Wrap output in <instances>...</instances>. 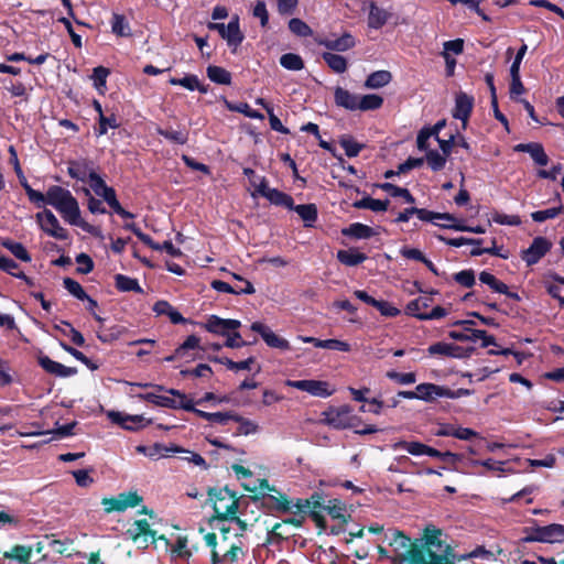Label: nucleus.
Listing matches in <instances>:
<instances>
[{
  "mask_svg": "<svg viewBox=\"0 0 564 564\" xmlns=\"http://www.w3.org/2000/svg\"><path fill=\"white\" fill-rule=\"evenodd\" d=\"M442 529L425 525V542L411 551V564H456L469 560L467 553L457 554L446 542Z\"/></svg>",
  "mask_w": 564,
  "mask_h": 564,
  "instance_id": "1",
  "label": "nucleus"
},
{
  "mask_svg": "<svg viewBox=\"0 0 564 564\" xmlns=\"http://www.w3.org/2000/svg\"><path fill=\"white\" fill-rule=\"evenodd\" d=\"M46 204L53 206L68 224L78 226L88 234L98 235L97 228L80 217L78 202L68 189L52 185L46 192Z\"/></svg>",
  "mask_w": 564,
  "mask_h": 564,
  "instance_id": "2",
  "label": "nucleus"
},
{
  "mask_svg": "<svg viewBox=\"0 0 564 564\" xmlns=\"http://www.w3.org/2000/svg\"><path fill=\"white\" fill-rule=\"evenodd\" d=\"M208 501L213 506L214 513L208 519L227 520L231 514H236L240 507V497L228 486L207 489Z\"/></svg>",
  "mask_w": 564,
  "mask_h": 564,
  "instance_id": "3",
  "label": "nucleus"
},
{
  "mask_svg": "<svg viewBox=\"0 0 564 564\" xmlns=\"http://www.w3.org/2000/svg\"><path fill=\"white\" fill-rule=\"evenodd\" d=\"M294 506L297 513H306L319 530H326L327 522L323 516L325 499L322 492L314 491L306 499L297 498L295 499Z\"/></svg>",
  "mask_w": 564,
  "mask_h": 564,
  "instance_id": "4",
  "label": "nucleus"
},
{
  "mask_svg": "<svg viewBox=\"0 0 564 564\" xmlns=\"http://www.w3.org/2000/svg\"><path fill=\"white\" fill-rule=\"evenodd\" d=\"M220 549L223 552H213L212 564H240L245 561L248 552L241 533H234L232 541Z\"/></svg>",
  "mask_w": 564,
  "mask_h": 564,
  "instance_id": "5",
  "label": "nucleus"
},
{
  "mask_svg": "<svg viewBox=\"0 0 564 564\" xmlns=\"http://www.w3.org/2000/svg\"><path fill=\"white\" fill-rule=\"evenodd\" d=\"M525 536L522 538V542L532 543H562L564 542V524L552 523L547 525H536L534 528H525Z\"/></svg>",
  "mask_w": 564,
  "mask_h": 564,
  "instance_id": "6",
  "label": "nucleus"
},
{
  "mask_svg": "<svg viewBox=\"0 0 564 564\" xmlns=\"http://www.w3.org/2000/svg\"><path fill=\"white\" fill-rule=\"evenodd\" d=\"M272 494H261L252 496L253 501H260L261 508L267 513H290L295 508V500L276 489Z\"/></svg>",
  "mask_w": 564,
  "mask_h": 564,
  "instance_id": "7",
  "label": "nucleus"
},
{
  "mask_svg": "<svg viewBox=\"0 0 564 564\" xmlns=\"http://www.w3.org/2000/svg\"><path fill=\"white\" fill-rule=\"evenodd\" d=\"M323 422L336 430H346L355 425L356 416L351 415L349 405L330 406L323 413Z\"/></svg>",
  "mask_w": 564,
  "mask_h": 564,
  "instance_id": "8",
  "label": "nucleus"
},
{
  "mask_svg": "<svg viewBox=\"0 0 564 564\" xmlns=\"http://www.w3.org/2000/svg\"><path fill=\"white\" fill-rule=\"evenodd\" d=\"M143 498L137 491H128L119 494L118 497L102 498L101 505L107 513L122 512L128 508L139 506Z\"/></svg>",
  "mask_w": 564,
  "mask_h": 564,
  "instance_id": "9",
  "label": "nucleus"
},
{
  "mask_svg": "<svg viewBox=\"0 0 564 564\" xmlns=\"http://www.w3.org/2000/svg\"><path fill=\"white\" fill-rule=\"evenodd\" d=\"M35 217L41 229L48 236L58 240L68 239L67 230L59 225L58 219L52 210L44 209L43 212L37 213Z\"/></svg>",
  "mask_w": 564,
  "mask_h": 564,
  "instance_id": "10",
  "label": "nucleus"
},
{
  "mask_svg": "<svg viewBox=\"0 0 564 564\" xmlns=\"http://www.w3.org/2000/svg\"><path fill=\"white\" fill-rule=\"evenodd\" d=\"M552 248V242L542 236L535 237L530 247L521 252V259L528 267L536 264Z\"/></svg>",
  "mask_w": 564,
  "mask_h": 564,
  "instance_id": "11",
  "label": "nucleus"
},
{
  "mask_svg": "<svg viewBox=\"0 0 564 564\" xmlns=\"http://www.w3.org/2000/svg\"><path fill=\"white\" fill-rule=\"evenodd\" d=\"M127 535L134 542L148 547L149 539L152 543L156 542V531L152 530L147 519H139L127 530Z\"/></svg>",
  "mask_w": 564,
  "mask_h": 564,
  "instance_id": "12",
  "label": "nucleus"
},
{
  "mask_svg": "<svg viewBox=\"0 0 564 564\" xmlns=\"http://www.w3.org/2000/svg\"><path fill=\"white\" fill-rule=\"evenodd\" d=\"M289 386L310 393L311 395L318 398H327L330 397L335 389L329 388V383L322 380H313V379H304L296 381H289Z\"/></svg>",
  "mask_w": 564,
  "mask_h": 564,
  "instance_id": "13",
  "label": "nucleus"
},
{
  "mask_svg": "<svg viewBox=\"0 0 564 564\" xmlns=\"http://www.w3.org/2000/svg\"><path fill=\"white\" fill-rule=\"evenodd\" d=\"M250 328L252 332L258 333L269 347L276 348L280 350L291 349L289 340L273 333L271 328L265 324L261 322H253Z\"/></svg>",
  "mask_w": 564,
  "mask_h": 564,
  "instance_id": "14",
  "label": "nucleus"
},
{
  "mask_svg": "<svg viewBox=\"0 0 564 564\" xmlns=\"http://www.w3.org/2000/svg\"><path fill=\"white\" fill-rule=\"evenodd\" d=\"M291 513H294V517L285 518L281 522H276L271 528V530H269V532H268V542L269 543H279L289 538L288 534H284L283 532H279V529H281L284 524H290L295 528L303 527L307 514L306 513H297L296 509H295V511L292 510Z\"/></svg>",
  "mask_w": 564,
  "mask_h": 564,
  "instance_id": "15",
  "label": "nucleus"
},
{
  "mask_svg": "<svg viewBox=\"0 0 564 564\" xmlns=\"http://www.w3.org/2000/svg\"><path fill=\"white\" fill-rule=\"evenodd\" d=\"M425 542V528L423 529V534L420 539H415L412 541L408 535H405L402 531H394L393 539L391 541V545H394L395 549H403L404 553L400 554V556L411 564V551L414 547H420Z\"/></svg>",
  "mask_w": 564,
  "mask_h": 564,
  "instance_id": "16",
  "label": "nucleus"
},
{
  "mask_svg": "<svg viewBox=\"0 0 564 564\" xmlns=\"http://www.w3.org/2000/svg\"><path fill=\"white\" fill-rule=\"evenodd\" d=\"M474 108V97L459 91L455 96V107L453 109V117L455 119H458L463 122V128L465 129L467 126V122L469 120V117L471 115Z\"/></svg>",
  "mask_w": 564,
  "mask_h": 564,
  "instance_id": "17",
  "label": "nucleus"
},
{
  "mask_svg": "<svg viewBox=\"0 0 564 564\" xmlns=\"http://www.w3.org/2000/svg\"><path fill=\"white\" fill-rule=\"evenodd\" d=\"M240 326L241 323L238 319H224L217 315H210L205 323L207 332L221 336L228 335L230 330H237Z\"/></svg>",
  "mask_w": 564,
  "mask_h": 564,
  "instance_id": "18",
  "label": "nucleus"
},
{
  "mask_svg": "<svg viewBox=\"0 0 564 564\" xmlns=\"http://www.w3.org/2000/svg\"><path fill=\"white\" fill-rule=\"evenodd\" d=\"M112 422L129 431H137L140 427L151 424V420H147L143 415H129L121 412H111Z\"/></svg>",
  "mask_w": 564,
  "mask_h": 564,
  "instance_id": "19",
  "label": "nucleus"
},
{
  "mask_svg": "<svg viewBox=\"0 0 564 564\" xmlns=\"http://www.w3.org/2000/svg\"><path fill=\"white\" fill-rule=\"evenodd\" d=\"M514 151L529 153L534 163L540 166L547 165L550 161L543 145L539 142L519 143L514 147Z\"/></svg>",
  "mask_w": 564,
  "mask_h": 564,
  "instance_id": "20",
  "label": "nucleus"
},
{
  "mask_svg": "<svg viewBox=\"0 0 564 564\" xmlns=\"http://www.w3.org/2000/svg\"><path fill=\"white\" fill-rule=\"evenodd\" d=\"M303 343L312 344L316 348H324L330 350H338L348 352L351 347L347 341H343L339 339L330 338V339H319L316 337H301Z\"/></svg>",
  "mask_w": 564,
  "mask_h": 564,
  "instance_id": "21",
  "label": "nucleus"
},
{
  "mask_svg": "<svg viewBox=\"0 0 564 564\" xmlns=\"http://www.w3.org/2000/svg\"><path fill=\"white\" fill-rule=\"evenodd\" d=\"M137 398L150 402L154 405L167 408V409H181V404H183V400L180 399V401H176L174 398L166 397V395H160L153 392L148 393H139L137 394Z\"/></svg>",
  "mask_w": 564,
  "mask_h": 564,
  "instance_id": "22",
  "label": "nucleus"
},
{
  "mask_svg": "<svg viewBox=\"0 0 564 564\" xmlns=\"http://www.w3.org/2000/svg\"><path fill=\"white\" fill-rule=\"evenodd\" d=\"M334 99L338 107H343L350 111L358 110L359 96L343 87H336L334 91Z\"/></svg>",
  "mask_w": 564,
  "mask_h": 564,
  "instance_id": "23",
  "label": "nucleus"
},
{
  "mask_svg": "<svg viewBox=\"0 0 564 564\" xmlns=\"http://www.w3.org/2000/svg\"><path fill=\"white\" fill-rule=\"evenodd\" d=\"M90 163L88 160H69L67 162V173L72 178L80 182H87L90 171Z\"/></svg>",
  "mask_w": 564,
  "mask_h": 564,
  "instance_id": "24",
  "label": "nucleus"
},
{
  "mask_svg": "<svg viewBox=\"0 0 564 564\" xmlns=\"http://www.w3.org/2000/svg\"><path fill=\"white\" fill-rule=\"evenodd\" d=\"M319 45L329 51L345 52L356 45L355 37H315Z\"/></svg>",
  "mask_w": 564,
  "mask_h": 564,
  "instance_id": "25",
  "label": "nucleus"
},
{
  "mask_svg": "<svg viewBox=\"0 0 564 564\" xmlns=\"http://www.w3.org/2000/svg\"><path fill=\"white\" fill-rule=\"evenodd\" d=\"M427 351L430 355H442L454 358H463L465 356L463 347L443 341L430 345Z\"/></svg>",
  "mask_w": 564,
  "mask_h": 564,
  "instance_id": "26",
  "label": "nucleus"
},
{
  "mask_svg": "<svg viewBox=\"0 0 564 564\" xmlns=\"http://www.w3.org/2000/svg\"><path fill=\"white\" fill-rule=\"evenodd\" d=\"M415 394L419 400L432 402L436 398H443V386L435 383H420L415 388Z\"/></svg>",
  "mask_w": 564,
  "mask_h": 564,
  "instance_id": "27",
  "label": "nucleus"
},
{
  "mask_svg": "<svg viewBox=\"0 0 564 564\" xmlns=\"http://www.w3.org/2000/svg\"><path fill=\"white\" fill-rule=\"evenodd\" d=\"M337 260L347 267H356L365 262L368 257L366 253L358 251L356 248L337 251Z\"/></svg>",
  "mask_w": 564,
  "mask_h": 564,
  "instance_id": "28",
  "label": "nucleus"
},
{
  "mask_svg": "<svg viewBox=\"0 0 564 564\" xmlns=\"http://www.w3.org/2000/svg\"><path fill=\"white\" fill-rule=\"evenodd\" d=\"M341 235L354 239H369L376 235V231L368 225L354 223L348 227L343 228Z\"/></svg>",
  "mask_w": 564,
  "mask_h": 564,
  "instance_id": "29",
  "label": "nucleus"
},
{
  "mask_svg": "<svg viewBox=\"0 0 564 564\" xmlns=\"http://www.w3.org/2000/svg\"><path fill=\"white\" fill-rule=\"evenodd\" d=\"M210 285L218 292L230 294H253L256 292L250 281H245V288H240L239 285L231 286L229 283L221 280H214Z\"/></svg>",
  "mask_w": 564,
  "mask_h": 564,
  "instance_id": "30",
  "label": "nucleus"
},
{
  "mask_svg": "<svg viewBox=\"0 0 564 564\" xmlns=\"http://www.w3.org/2000/svg\"><path fill=\"white\" fill-rule=\"evenodd\" d=\"M167 393L173 395V397H176V398L183 400V404H181V409L182 410H185V411H188V412H193L197 416H199V417L210 422L213 413L205 412L203 410H199V409L195 408V404H194L193 400L188 399L187 395L184 392H182L180 390H176V389H173V388H170V390H167Z\"/></svg>",
  "mask_w": 564,
  "mask_h": 564,
  "instance_id": "31",
  "label": "nucleus"
},
{
  "mask_svg": "<svg viewBox=\"0 0 564 564\" xmlns=\"http://www.w3.org/2000/svg\"><path fill=\"white\" fill-rule=\"evenodd\" d=\"M291 210H294L301 219L304 221L305 227H313V224L317 220L318 210L315 204H301L294 205Z\"/></svg>",
  "mask_w": 564,
  "mask_h": 564,
  "instance_id": "32",
  "label": "nucleus"
},
{
  "mask_svg": "<svg viewBox=\"0 0 564 564\" xmlns=\"http://www.w3.org/2000/svg\"><path fill=\"white\" fill-rule=\"evenodd\" d=\"M208 525L213 530H217L220 534V541L219 545L220 547H224L228 545L234 539V534H231V527L228 520H215V519H208L207 520Z\"/></svg>",
  "mask_w": 564,
  "mask_h": 564,
  "instance_id": "33",
  "label": "nucleus"
},
{
  "mask_svg": "<svg viewBox=\"0 0 564 564\" xmlns=\"http://www.w3.org/2000/svg\"><path fill=\"white\" fill-rule=\"evenodd\" d=\"M155 131H156V134L165 138L166 140H169L170 142H172L174 144L183 145L188 142L189 132L186 128L173 130V129L158 127Z\"/></svg>",
  "mask_w": 564,
  "mask_h": 564,
  "instance_id": "34",
  "label": "nucleus"
},
{
  "mask_svg": "<svg viewBox=\"0 0 564 564\" xmlns=\"http://www.w3.org/2000/svg\"><path fill=\"white\" fill-rule=\"evenodd\" d=\"M127 332L128 329L121 325H113L110 327H105L101 325L97 332V338L102 344H110L115 340H118Z\"/></svg>",
  "mask_w": 564,
  "mask_h": 564,
  "instance_id": "35",
  "label": "nucleus"
},
{
  "mask_svg": "<svg viewBox=\"0 0 564 564\" xmlns=\"http://www.w3.org/2000/svg\"><path fill=\"white\" fill-rule=\"evenodd\" d=\"M32 547L21 544H15L10 551L3 553L4 558L14 560L20 564H31Z\"/></svg>",
  "mask_w": 564,
  "mask_h": 564,
  "instance_id": "36",
  "label": "nucleus"
},
{
  "mask_svg": "<svg viewBox=\"0 0 564 564\" xmlns=\"http://www.w3.org/2000/svg\"><path fill=\"white\" fill-rule=\"evenodd\" d=\"M392 80V74L389 70H376L368 75L364 86L368 89H379L387 86Z\"/></svg>",
  "mask_w": 564,
  "mask_h": 564,
  "instance_id": "37",
  "label": "nucleus"
},
{
  "mask_svg": "<svg viewBox=\"0 0 564 564\" xmlns=\"http://www.w3.org/2000/svg\"><path fill=\"white\" fill-rule=\"evenodd\" d=\"M101 197L105 199V202L109 205V207L120 217L124 219H132L134 218V214L126 210L119 200L117 199L116 191L110 187L109 189H106L105 193H101Z\"/></svg>",
  "mask_w": 564,
  "mask_h": 564,
  "instance_id": "38",
  "label": "nucleus"
},
{
  "mask_svg": "<svg viewBox=\"0 0 564 564\" xmlns=\"http://www.w3.org/2000/svg\"><path fill=\"white\" fill-rule=\"evenodd\" d=\"M115 286L119 292H135L143 293V289L140 286L139 281L134 278L118 273L115 275Z\"/></svg>",
  "mask_w": 564,
  "mask_h": 564,
  "instance_id": "39",
  "label": "nucleus"
},
{
  "mask_svg": "<svg viewBox=\"0 0 564 564\" xmlns=\"http://www.w3.org/2000/svg\"><path fill=\"white\" fill-rule=\"evenodd\" d=\"M206 74L207 77L215 84L227 86L231 85V73L221 66L209 65L206 68Z\"/></svg>",
  "mask_w": 564,
  "mask_h": 564,
  "instance_id": "40",
  "label": "nucleus"
},
{
  "mask_svg": "<svg viewBox=\"0 0 564 564\" xmlns=\"http://www.w3.org/2000/svg\"><path fill=\"white\" fill-rule=\"evenodd\" d=\"M209 360L214 361V362H217V364H220V365H224L229 370L238 371V370H250L251 369V365L254 364V361H256V358L254 357H249V358H247V359H245L242 361H234V360H231L228 357L215 356V357H210Z\"/></svg>",
  "mask_w": 564,
  "mask_h": 564,
  "instance_id": "41",
  "label": "nucleus"
},
{
  "mask_svg": "<svg viewBox=\"0 0 564 564\" xmlns=\"http://www.w3.org/2000/svg\"><path fill=\"white\" fill-rule=\"evenodd\" d=\"M322 58L334 73L343 74L347 70V59L339 54L324 52L322 53Z\"/></svg>",
  "mask_w": 564,
  "mask_h": 564,
  "instance_id": "42",
  "label": "nucleus"
},
{
  "mask_svg": "<svg viewBox=\"0 0 564 564\" xmlns=\"http://www.w3.org/2000/svg\"><path fill=\"white\" fill-rule=\"evenodd\" d=\"M432 302V299L429 296H420L417 299H414L410 301L405 306V314L412 317H415L419 319L420 315H424L426 312H422V310H425L430 307Z\"/></svg>",
  "mask_w": 564,
  "mask_h": 564,
  "instance_id": "43",
  "label": "nucleus"
},
{
  "mask_svg": "<svg viewBox=\"0 0 564 564\" xmlns=\"http://www.w3.org/2000/svg\"><path fill=\"white\" fill-rule=\"evenodd\" d=\"M1 246L23 262H30L32 260L31 254L21 242L7 238L1 241Z\"/></svg>",
  "mask_w": 564,
  "mask_h": 564,
  "instance_id": "44",
  "label": "nucleus"
},
{
  "mask_svg": "<svg viewBox=\"0 0 564 564\" xmlns=\"http://www.w3.org/2000/svg\"><path fill=\"white\" fill-rule=\"evenodd\" d=\"M377 186L379 188H381L382 191L389 193V195L392 197H401L408 204L415 203L414 196L410 193V191L408 188L397 186L392 183H382V184H378Z\"/></svg>",
  "mask_w": 564,
  "mask_h": 564,
  "instance_id": "45",
  "label": "nucleus"
},
{
  "mask_svg": "<svg viewBox=\"0 0 564 564\" xmlns=\"http://www.w3.org/2000/svg\"><path fill=\"white\" fill-rule=\"evenodd\" d=\"M268 194L269 195H267V199L271 204H273L275 206H282L288 209H292L294 199L291 195L280 191L278 188H272V191H269Z\"/></svg>",
  "mask_w": 564,
  "mask_h": 564,
  "instance_id": "46",
  "label": "nucleus"
},
{
  "mask_svg": "<svg viewBox=\"0 0 564 564\" xmlns=\"http://www.w3.org/2000/svg\"><path fill=\"white\" fill-rule=\"evenodd\" d=\"M279 62L283 68L293 72L302 70L305 66L303 58L295 53H285L281 55Z\"/></svg>",
  "mask_w": 564,
  "mask_h": 564,
  "instance_id": "47",
  "label": "nucleus"
},
{
  "mask_svg": "<svg viewBox=\"0 0 564 564\" xmlns=\"http://www.w3.org/2000/svg\"><path fill=\"white\" fill-rule=\"evenodd\" d=\"M346 510V505L340 499H330L328 503L325 505L323 511H326L333 519H338L343 523L347 522V518L344 514Z\"/></svg>",
  "mask_w": 564,
  "mask_h": 564,
  "instance_id": "48",
  "label": "nucleus"
},
{
  "mask_svg": "<svg viewBox=\"0 0 564 564\" xmlns=\"http://www.w3.org/2000/svg\"><path fill=\"white\" fill-rule=\"evenodd\" d=\"M383 105V98L376 94H368L359 97L358 110L369 111L377 110Z\"/></svg>",
  "mask_w": 564,
  "mask_h": 564,
  "instance_id": "49",
  "label": "nucleus"
},
{
  "mask_svg": "<svg viewBox=\"0 0 564 564\" xmlns=\"http://www.w3.org/2000/svg\"><path fill=\"white\" fill-rule=\"evenodd\" d=\"M388 19V13L377 7L376 4L370 6L369 17H368V24L371 29H379L381 28Z\"/></svg>",
  "mask_w": 564,
  "mask_h": 564,
  "instance_id": "50",
  "label": "nucleus"
},
{
  "mask_svg": "<svg viewBox=\"0 0 564 564\" xmlns=\"http://www.w3.org/2000/svg\"><path fill=\"white\" fill-rule=\"evenodd\" d=\"M187 544L188 539L186 535L177 536L176 542L171 546V555L173 557L189 558L192 551L188 549Z\"/></svg>",
  "mask_w": 564,
  "mask_h": 564,
  "instance_id": "51",
  "label": "nucleus"
},
{
  "mask_svg": "<svg viewBox=\"0 0 564 564\" xmlns=\"http://www.w3.org/2000/svg\"><path fill=\"white\" fill-rule=\"evenodd\" d=\"M232 421L239 423L237 431L234 433L235 436L249 435L258 431V425L254 422L241 416L236 412Z\"/></svg>",
  "mask_w": 564,
  "mask_h": 564,
  "instance_id": "52",
  "label": "nucleus"
},
{
  "mask_svg": "<svg viewBox=\"0 0 564 564\" xmlns=\"http://www.w3.org/2000/svg\"><path fill=\"white\" fill-rule=\"evenodd\" d=\"M110 74V69L105 66H97L93 69L91 79L94 82V87L100 93L104 94L106 89L107 77Z\"/></svg>",
  "mask_w": 564,
  "mask_h": 564,
  "instance_id": "53",
  "label": "nucleus"
},
{
  "mask_svg": "<svg viewBox=\"0 0 564 564\" xmlns=\"http://www.w3.org/2000/svg\"><path fill=\"white\" fill-rule=\"evenodd\" d=\"M340 147L345 150V154L348 158L357 156L360 151L365 148V144L358 143L350 135H344L339 140Z\"/></svg>",
  "mask_w": 564,
  "mask_h": 564,
  "instance_id": "54",
  "label": "nucleus"
},
{
  "mask_svg": "<svg viewBox=\"0 0 564 564\" xmlns=\"http://www.w3.org/2000/svg\"><path fill=\"white\" fill-rule=\"evenodd\" d=\"M425 160L433 172L442 171L445 167L447 161L443 154L432 149L425 152Z\"/></svg>",
  "mask_w": 564,
  "mask_h": 564,
  "instance_id": "55",
  "label": "nucleus"
},
{
  "mask_svg": "<svg viewBox=\"0 0 564 564\" xmlns=\"http://www.w3.org/2000/svg\"><path fill=\"white\" fill-rule=\"evenodd\" d=\"M398 447L406 451L409 454L414 456L429 455L430 446L421 442H406L402 441L398 444Z\"/></svg>",
  "mask_w": 564,
  "mask_h": 564,
  "instance_id": "56",
  "label": "nucleus"
},
{
  "mask_svg": "<svg viewBox=\"0 0 564 564\" xmlns=\"http://www.w3.org/2000/svg\"><path fill=\"white\" fill-rule=\"evenodd\" d=\"M63 285L77 300L85 301V299H88V294L76 280L72 278H64Z\"/></svg>",
  "mask_w": 564,
  "mask_h": 564,
  "instance_id": "57",
  "label": "nucleus"
},
{
  "mask_svg": "<svg viewBox=\"0 0 564 564\" xmlns=\"http://www.w3.org/2000/svg\"><path fill=\"white\" fill-rule=\"evenodd\" d=\"M199 78L194 74H187L182 78L172 77L169 83L173 86H182L191 91L196 90L198 87Z\"/></svg>",
  "mask_w": 564,
  "mask_h": 564,
  "instance_id": "58",
  "label": "nucleus"
},
{
  "mask_svg": "<svg viewBox=\"0 0 564 564\" xmlns=\"http://www.w3.org/2000/svg\"><path fill=\"white\" fill-rule=\"evenodd\" d=\"M118 127L119 123L117 122V118L113 113L109 117L101 115L98 119V127L95 129V132L99 137L106 134L108 128L117 129Z\"/></svg>",
  "mask_w": 564,
  "mask_h": 564,
  "instance_id": "59",
  "label": "nucleus"
},
{
  "mask_svg": "<svg viewBox=\"0 0 564 564\" xmlns=\"http://www.w3.org/2000/svg\"><path fill=\"white\" fill-rule=\"evenodd\" d=\"M386 376L399 384H412L416 381V375L414 372H398L395 370H389Z\"/></svg>",
  "mask_w": 564,
  "mask_h": 564,
  "instance_id": "60",
  "label": "nucleus"
},
{
  "mask_svg": "<svg viewBox=\"0 0 564 564\" xmlns=\"http://www.w3.org/2000/svg\"><path fill=\"white\" fill-rule=\"evenodd\" d=\"M562 206L552 207L543 210H536L531 214V218L533 219V221L543 223L547 219H553L557 217L562 213Z\"/></svg>",
  "mask_w": 564,
  "mask_h": 564,
  "instance_id": "61",
  "label": "nucleus"
},
{
  "mask_svg": "<svg viewBox=\"0 0 564 564\" xmlns=\"http://www.w3.org/2000/svg\"><path fill=\"white\" fill-rule=\"evenodd\" d=\"M87 181L89 182V185H90L91 189L98 196H101V193H105L106 189L110 188L106 184V182L102 180V177L98 173H96L95 171H90L89 172Z\"/></svg>",
  "mask_w": 564,
  "mask_h": 564,
  "instance_id": "62",
  "label": "nucleus"
},
{
  "mask_svg": "<svg viewBox=\"0 0 564 564\" xmlns=\"http://www.w3.org/2000/svg\"><path fill=\"white\" fill-rule=\"evenodd\" d=\"M456 283L465 288H471L476 283L475 272L471 269L462 270L453 275Z\"/></svg>",
  "mask_w": 564,
  "mask_h": 564,
  "instance_id": "63",
  "label": "nucleus"
},
{
  "mask_svg": "<svg viewBox=\"0 0 564 564\" xmlns=\"http://www.w3.org/2000/svg\"><path fill=\"white\" fill-rule=\"evenodd\" d=\"M373 307H376L380 314L386 317H397L401 314V311L398 307L384 300H377Z\"/></svg>",
  "mask_w": 564,
  "mask_h": 564,
  "instance_id": "64",
  "label": "nucleus"
}]
</instances>
